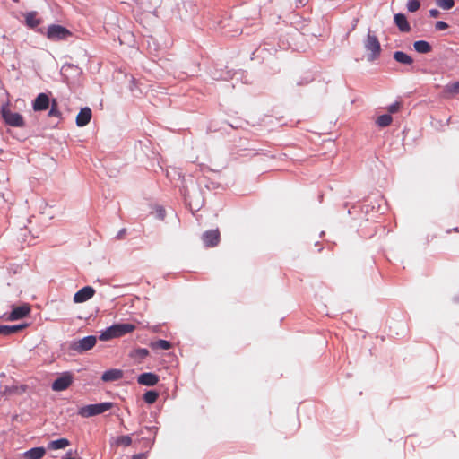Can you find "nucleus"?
<instances>
[{
    "mask_svg": "<svg viewBox=\"0 0 459 459\" xmlns=\"http://www.w3.org/2000/svg\"><path fill=\"white\" fill-rule=\"evenodd\" d=\"M135 325L130 323L114 324L105 330L100 332L99 339L100 341H109L114 338H118L133 332Z\"/></svg>",
    "mask_w": 459,
    "mask_h": 459,
    "instance_id": "f257e3e1",
    "label": "nucleus"
},
{
    "mask_svg": "<svg viewBox=\"0 0 459 459\" xmlns=\"http://www.w3.org/2000/svg\"><path fill=\"white\" fill-rule=\"evenodd\" d=\"M364 48L366 51L369 52L367 56V59L369 62H373L379 58L381 55V45L377 37L368 30L367 37L364 40Z\"/></svg>",
    "mask_w": 459,
    "mask_h": 459,
    "instance_id": "f03ea898",
    "label": "nucleus"
},
{
    "mask_svg": "<svg viewBox=\"0 0 459 459\" xmlns=\"http://www.w3.org/2000/svg\"><path fill=\"white\" fill-rule=\"evenodd\" d=\"M97 342L95 335H88L82 339L73 340L68 343L69 351H74L78 354H82L91 350Z\"/></svg>",
    "mask_w": 459,
    "mask_h": 459,
    "instance_id": "7ed1b4c3",
    "label": "nucleus"
},
{
    "mask_svg": "<svg viewBox=\"0 0 459 459\" xmlns=\"http://www.w3.org/2000/svg\"><path fill=\"white\" fill-rule=\"evenodd\" d=\"M113 403L109 402L88 404L81 407L78 411V414L83 418H90L104 413L105 411L111 409Z\"/></svg>",
    "mask_w": 459,
    "mask_h": 459,
    "instance_id": "20e7f679",
    "label": "nucleus"
},
{
    "mask_svg": "<svg viewBox=\"0 0 459 459\" xmlns=\"http://www.w3.org/2000/svg\"><path fill=\"white\" fill-rule=\"evenodd\" d=\"M0 113L6 125L13 127H22L25 126L23 117L20 113L12 112L8 102L2 105Z\"/></svg>",
    "mask_w": 459,
    "mask_h": 459,
    "instance_id": "39448f33",
    "label": "nucleus"
},
{
    "mask_svg": "<svg viewBox=\"0 0 459 459\" xmlns=\"http://www.w3.org/2000/svg\"><path fill=\"white\" fill-rule=\"evenodd\" d=\"M71 35L72 33L69 30L59 24H51L47 30V37L50 40L65 39Z\"/></svg>",
    "mask_w": 459,
    "mask_h": 459,
    "instance_id": "423d86ee",
    "label": "nucleus"
},
{
    "mask_svg": "<svg viewBox=\"0 0 459 459\" xmlns=\"http://www.w3.org/2000/svg\"><path fill=\"white\" fill-rule=\"evenodd\" d=\"M73 383V374L69 371L63 372L51 385L53 391L61 392L66 390Z\"/></svg>",
    "mask_w": 459,
    "mask_h": 459,
    "instance_id": "0eeeda50",
    "label": "nucleus"
},
{
    "mask_svg": "<svg viewBox=\"0 0 459 459\" xmlns=\"http://www.w3.org/2000/svg\"><path fill=\"white\" fill-rule=\"evenodd\" d=\"M30 312V307L28 304H22L19 307H15L12 311L6 315L4 314L1 318L7 321H16L26 317Z\"/></svg>",
    "mask_w": 459,
    "mask_h": 459,
    "instance_id": "6e6552de",
    "label": "nucleus"
},
{
    "mask_svg": "<svg viewBox=\"0 0 459 459\" xmlns=\"http://www.w3.org/2000/svg\"><path fill=\"white\" fill-rule=\"evenodd\" d=\"M242 74L241 72H233L229 70L227 67L225 68H218L214 67L210 71L211 77L216 81H229L232 79L234 76Z\"/></svg>",
    "mask_w": 459,
    "mask_h": 459,
    "instance_id": "1a4fd4ad",
    "label": "nucleus"
},
{
    "mask_svg": "<svg viewBox=\"0 0 459 459\" xmlns=\"http://www.w3.org/2000/svg\"><path fill=\"white\" fill-rule=\"evenodd\" d=\"M220 231L218 229L208 230L202 234V240L205 247H213L220 242Z\"/></svg>",
    "mask_w": 459,
    "mask_h": 459,
    "instance_id": "9d476101",
    "label": "nucleus"
},
{
    "mask_svg": "<svg viewBox=\"0 0 459 459\" xmlns=\"http://www.w3.org/2000/svg\"><path fill=\"white\" fill-rule=\"evenodd\" d=\"M95 290L91 286H84L75 292L73 298L74 303H83L91 299L95 294Z\"/></svg>",
    "mask_w": 459,
    "mask_h": 459,
    "instance_id": "9b49d317",
    "label": "nucleus"
},
{
    "mask_svg": "<svg viewBox=\"0 0 459 459\" xmlns=\"http://www.w3.org/2000/svg\"><path fill=\"white\" fill-rule=\"evenodd\" d=\"M50 99L45 92L38 94L32 102V108L34 111H45L50 105Z\"/></svg>",
    "mask_w": 459,
    "mask_h": 459,
    "instance_id": "f8f14e48",
    "label": "nucleus"
},
{
    "mask_svg": "<svg viewBox=\"0 0 459 459\" xmlns=\"http://www.w3.org/2000/svg\"><path fill=\"white\" fill-rule=\"evenodd\" d=\"M160 377L152 372H144L137 377L138 384L146 386H154L158 384Z\"/></svg>",
    "mask_w": 459,
    "mask_h": 459,
    "instance_id": "ddd939ff",
    "label": "nucleus"
},
{
    "mask_svg": "<svg viewBox=\"0 0 459 459\" xmlns=\"http://www.w3.org/2000/svg\"><path fill=\"white\" fill-rule=\"evenodd\" d=\"M91 117V109L89 107L82 108L76 116V126L79 127L87 126L90 123Z\"/></svg>",
    "mask_w": 459,
    "mask_h": 459,
    "instance_id": "4468645a",
    "label": "nucleus"
},
{
    "mask_svg": "<svg viewBox=\"0 0 459 459\" xmlns=\"http://www.w3.org/2000/svg\"><path fill=\"white\" fill-rule=\"evenodd\" d=\"M394 22L401 32L408 33L411 30L406 15L403 13L394 14Z\"/></svg>",
    "mask_w": 459,
    "mask_h": 459,
    "instance_id": "2eb2a0df",
    "label": "nucleus"
},
{
    "mask_svg": "<svg viewBox=\"0 0 459 459\" xmlns=\"http://www.w3.org/2000/svg\"><path fill=\"white\" fill-rule=\"evenodd\" d=\"M123 371L117 368H111L103 372L101 380L104 382H113L121 379Z\"/></svg>",
    "mask_w": 459,
    "mask_h": 459,
    "instance_id": "dca6fc26",
    "label": "nucleus"
},
{
    "mask_svg": "<svg viewBox=\"0 0 459 459\" xmlns=\"http://www.w3.org/2000/svg\"><path fill=\"white\" fill-rule=\"evenodd\" d=\"M46 454L43 446L32 447L23 454L24 459H41Z\"/></svg>",
    "mask_w": 459,
    "mask_h": 459,
    "instance_id": "f3484780",
    "label": "nucleus"
},
{
    "mask_svg": "<svg viewBox=\"0 0 459 459\" xmlns=\"http://www.w3.org/2000/svg\"><path fill=\"white\" fill-rule=\"evenodd\" d=\"M393 56L397 63L402 65H411L413 63L412 57L403 51H395Z\"/></svg>",
    "mask_w": 459,
    "mask_h": 459,
    "instance_id": "a211bd4d",
    "label": "nucleus"
},
{
    "mask_svg": "<svg viewBox=\"0 0 459 459\" xmlns=\"http://www.w3.org/2000/svg\"><path fill=\"white\" fill-rule=\"evenodd\" d=\"M414 50L420 54H428L432 50V46L426 40H417L413 42Z\"/></svg>",
    "mask_w": 459,
    "mask_h": 459,
    "instance_id": "6ab92c4d",
    "label": "nucleus"
},
{
    "mask_svg": "<svg viewBox=\"0 0 459 459\" xmlns=\"http://www.w3.org/2000/svg\"><path fill=\"white\" fill-rule=\"evenodd\" d=\"M70 445V441L67 438H58L52 440L48 443V448L52 450L64 449Z\"/></svg>",
    "mask_w": 459,
    "mask_h": 459,
    "instance_id": "aec40b11",
    "label": "nucleus"
},
{
    "mask_svg": "<svg viewBox=\"0 0 459 459\" xmlns=\"http://www.w3.org/2000/svg\"><path fill=\"white\" fill-rule=\"evenodd\" d=\"M26 25L30 29H36L40 23V19L37 18L36 12H30L25 17Z\"/></svg>",
    "mask_w": 459,
    "mask_h": 459,
    "instance_id": "412c9836",
    "label": "nucleus"
},
{
    "mask_svg": "<svg viewBox=\"0 0 459 459\" xmlns=\"http://www.w3.org/2000/svg\"><path fill=\"white\" fill-rule=\"evenodd\" d=\"M49 106H50V109L48 114V117H55L61 118L62 114H61L60 110L58 109L57 100L56 99H52Z\"/></svg>",
    "mask_w": 459,
    "mask_h": 459,
    "instance_id": "4be33fe9",
    "label": "nucleus"
},
{
    "mask_svg": "<svg viewBox=\"0 0 459 459\" xmlns=\"http://www.w3.org/2000/svg\"><path fill=\"white\" fill-rule=\"evenodd\" d=\"M159 397V393L155 390H148L143 394V401L148 404L154 403Z\"/></svg>",
    "mask_w": 459,
    "mask_h": 459,
    "instance_id": "5701e85b",
    "label": "nucleus"
},
{
    "mask_svg": "<svg viewBox=\"0 0 459 459\" xmlns=\"http://www.w3.org/2000/svg\"><path fill=\"white\" fill-rule=\"evenodd\" d=\"M392 120L390 114H383L377 117L376 123L379 127H386L392 123Z\"/></svg>",
    "mask_w": 459,
    "mask_h": 459,
    "instance_id": "b1692460",
    "label": "nucleus"
},
{
    "mask_svg": "<svg viewBox=\"0 0 459 459\" xmlns=\"http://www.w3.org/2000/svg\"><path fill=\"white\" fill-rule=\"evenodd\" d=\"M171 342L167 340H158L151 343L152 349L169 350L171 348Z\"/></svg>",
    "mask_w": 459,
    "mask_h": 459,
    "instance_id": "393cba45",
    "label": "nucleus"
},
{
    "mask_svg": "<svg viewBox=\"0 0 459 459\" xmlns=\"http://www.w3.org/2000/svg\"><path fill=\"white\" fill-rule=\"evenodd\" d=\"M149 355V351L146 348H137L132 352V357L134 359L143 360Z\"/></svg>",
    "mask_w": 459,
    "mask_h": 459,
    "instance_id": "a878e982",
    "label": "nucleus"
},
{
    "mask_svg": "<svg viewBox=\"0 0 459 459\" xmlns=\"http://www.w3.org/2000/svg\"><path fill=\"white\" fill-rule=\"evenodd\" d=\"M436 4L443 10H450L455 6V0H436Z\"/></svg>",
    "mask_w": 459,
    "mask_h": 459,
    "instance_id": "bb28decb",
    "label": "nucleus"
},
{
    "mask_svg": "<svg viewBox=\"0 0 459 459\" xmlns=\"http://www.w3.org/2000/svg\"><path fill=\"white\" fill-rule=\"evenodd\" d=\"M420 7V0H408L406 3L407 11L410 13L417 12Z\"/></svg>",
    "mask_w": 459,
    "mask_h": 459,
    "instance_id": "cd10ccee",
    "label": "nucleus"
},
{
    "mask_svg": "<svg viewBox=\"0 0 459 459\" xmlns=\"http://www.w3.org/2000/svg\"><path fill=\"white\" fill-rule=\"evenodd\" d=\"M117 445L129 446L132 444V438L128 435L119 436L116 440Z\"/></svg>",
    "mask_w": 459,
    "mask_h": 459,
    "instance_id": "c85d7f7f",
    "label": "nucleus"
},
{
    "mask_svg": "<svg viewBox=\"0 0 459 459\" xmlns=\"http://www.w3.org/2000/svg\"><path fill=\"white\" fill-rule=\"evenodd\" d=\"M446 91L451 94L459 93V80L451 83L446 84Z\"/></svg>",
    "mask_w": 459,
    "mask_h": 459,
    "instance_id": "c756f323",
    "label": "nucleus"
},
{
    "mask_svg": "<svg viewBox=\"0 0 459 459\" xmlns=\"http://www.w3.org/2000/svg\"><path fill=\"white\" fill-rule=\"evenodd\" d=\"M27 326H28V324H19V325H8L9 334L13 335V334L25 329Z\"/></svg>",
    "mask_w": 459,
    "mask_h": 459,
    "instance_id": "7c9ffc66",
    "label": "nucleus"
},
{
    "mask_svg": "<svg viewBox=\"0 0 459 459\" xmlns=\"http://www.w3.org/2000/svg\"><path fill=\"white\" fill-rule=\"evenodd\" d=\"M145 429L151 433L153 434V437L151 441H148L149 442V446H152V445L154 444V441H155V437L158 433V429L159 428L157 426H151V427H145Z\"/></svg>",
    "mask_w": 459,
    "mask_h": 459,
    "instance_id": "2f4dec72",
    "label": "nucleus"
},
{
    "mask_svg": "<svg viewBox=\"0 0 459 459\" xmlns=\"http://www.w3.org/2000/svg\"><path fill=\"white\" fill-rule=\"evenodd\" d=\"M401 108V103L398 101H395L388 106L387 110L390 114L396 113Z\"/></svg>",
    "mask_w": 459,
    "mask_h": 459,
    "instance_id": "473e14b6",
    "label": "nucleus"
},
{
    "mask_svg": "<svg viewBox=\"0 0 459 459\" xmlns=\"http://www.w3.org/2000/svg\"><path fill=\"white\" fill-rule=\"evenodd\" d=\"M156 217L160 220H163L166 216V211L162 206H157L155 210Z\"/></svg>",
    "mask_w": 459,
    "mask_h": 459,
    "instance_id": "72a5a7b5",
    "label": "nucleus"
},
{
    "mask_svg": "<svg viewBox=\"0 0 459 459\" xmlns=\"http://www.w3.org/2000/svg\"><path fill=\"white\" fill-rule=\"evenodd\" d=\"M448 27H449V25L444 21H437L435 23V29L437 30H446Z\"/></svg>",
    "mask_w": 459,
    "mask_h": 459,
    "instance_id": "f704fd0d",
    "label": "nucleus"
},
{
    "mask_svg": "<svg viewBox=\"0 0 459 459\" xmlns=\"http://www.w3.org/2000/svg\"><path fill=\"white\" fill-rule=\"evenodd\" d=\"M312 81H313L312 77L302 78L297 82V85H299V86L306 85V84H308L309 82H311Z\"/></svg>",
    "mask_w": 459,
    "mask_h": 459,
    "instance_id": "c9c22d12",
    "label": "nucleus"
},
{
    "mask_svg": "<svg viewBox=\"0 0 459 459\" xmlns=\"http://www.w3.org/2000/svg\"><path fill=\"white\" fill-rule=\"evenodd\" d=\"M0 335L10 336L8 325H0Z\"/></svg>",
    "mask_w": 459,
    "mask_h": 459,
    "instance_id": "e433bc0d",
    "label": "nucleus"
},
{
    "mask_svg": "<svg viewBox=\"0 0 459 459\" xmlns=\"http://www.w3.org/2000/svg\"><path fill=\"white\" fill-rule=\"evenodd\" d=\"M126 232V228L121 229V230L117 232V236H116V238H117V239H122V238H124V236H125Z\"/></svg>",
    "mask_w": 459,
    "mask_h": 459,
    "instance_id": "4c0bfd02",
    "label": "nucleus"
},
{
    "mask_svg": "<svg viewBox=\"0 0 459 459\" xmlns=\"http://www.w3.org/2000/svg\"><path fill=\"white\" fill-rule=\"evenodd\" d=\"M440 14L439 11L437 9H430L429 10V15L430 17H437Z\"/></svg>",
    "mask_w": 459,
    "mask_h": 459,
    "instance_id": "58836bf2",
    "label": "nucleus"
},
{
    "mask_svg": "<svg viewBox=\"0 0 459 459\" xmlns=\"http://www.w3.org/2000/svg\"><path fill=\"white\" fill-rule=\"evenodd\" d=\"M145 458H146V454H144V453L135 454L132 456V459H145Z\"/></svg>",
    "mask_w": 459,
    "mask_h": 459,
    "instance_id": "ea45409f",
    "label": "nucleus"
},
{
    "mask_svg": "<svg viewBox=\"0 0 459 459\" xmlns=\"http://www.w3.org/2000/svg\"><path fill=\"white\" fill-rule=\"evenodd\" d=\"M68 67H71L73 69H74L78 74H81L82 73V69L79 68L78 66L76 65H68Z\"/></svg>",
    "mask_w": 459,
    "mask_h": 459,
    "instance_id": "a19ab883",
    "label": "nucleus"
},
{
    "mask_svg": "<svg viewBox=\"0 0 459 459\" xmlns=\"http://www.w3.org/2000/svg\"><path fill=\"white\" fill-rule=\"evenodd\" d=\"M305 5V1L304 0H297V7H299V6H303Z\"/></svg>",
    "mask_w": 459,
    "mask_h": 459,
    "instance_id": "79ce46f5",
    "label": "nucleus"
},
{
    "mask_svg": "<svg viewBox=\"0 0 459 459\" xmlns=\"http://www.w3.org/2000/svg\"><path fill=\"white\" fill-rule=\"evenodd\" d=\"M73 455V451L72 450H69L66 452L65 455L64 457H71V455Z\"/></svg>",
    "mask_w": 459,
    "mask_h": 459,
    "instance_id": "37998d69",
    "label": "nucleus"
},
{
    "mask_svg": "<svg viewBox=\"0 0 459 459\" xmlns=\"http://www.w3.org/2000/svg\"><path fill=\"white\" fill-rule=\"evenodd\" d=\"M61 459H82L81 457L75 458V457H62Z\"/></svg>",
    "mask_w": 459,
    "mask_h": 459,
    "instance_id": "c03bdc74",
    "label": "nucleus"
},
{
    "mask_svg": "<svg viewBox=\"0 0 459 459\" xmlns=\"http://www.w3.org/2000/svg\"><path fill=\"white\" fill-rule=\"evenodd\" d=\"M451 230H454V231H456V232H459V229L458 228H455L453 230H449L448 232H450Z\"/></svg>",
    "mask_w": 459,
    "mask_h": 459,
    "instance_id": "a18cd8bd",
    "label": "nucleus"
}]
</instances>
